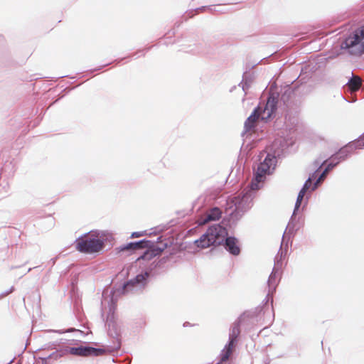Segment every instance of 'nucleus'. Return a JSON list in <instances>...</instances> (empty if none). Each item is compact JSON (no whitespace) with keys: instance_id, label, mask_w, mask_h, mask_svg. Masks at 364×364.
<instances>
[{"instance_id":"f257e3e1","label":"nucleus","mask_w":364,"mask_h":364,"mask_svg":"<svg viewBox=\"0 0 364 364\" xmlns=\"http://www.w3.org/2000/svg\"><path fill=\"white\" fill-rule=\"evenodd\" d=\"M227 235L228 232L225 228L220 225H215L210 227L205 234L196 240L195 244L200 249L208 248L212 245H220Z\"/></svg>"},{"instance_id":"f03ea898","label":"nucleus","mask_w":364,"mask_h":364,"mask_svg":"<svg viewBox=\"0 0 364 364\" xmlns=\"http://www.w3.org/2000/svg\"><path fill=\"white\" fill-rule=\"evenodd\" d=\"M277 163L276 157L268 154L264 161L259 164L255 174V178L251 183L252 190H258L259 188V183L263 182L267 174L272 173Z\"/></svg>"},{"instance_id":"7ed1b4c3","label":"nucleus","mask_w":364,"mask_h":364,"mask_svg":"<svg viewBox=\"0 0 364 364\" xmlns=\"http://www.w3.org/2000/svg\"><path fill=\"white\" fill-rule=\"evenodd\" d=\"M154 243L149 240H141L136 242H130L124 245L120 246L118 250L119 252L129 250H138L146 249V251L137 258V261L151 260L156 257L159 252L158 250L154 248Z\"/></svg>"},{"instance_id":"20e7f679","label":"nucleus","mask_w":364,"mask_h":364,"mask_svg":"<svg viewBox=\"0 0 364 364\" xmlns=\"http://www.w3.org/2000/svg\"><path fill=\"white\" fill-rule=\"evenodd\" d=\"M104 247V242L97 236L85 235L75 242V249L82 253L92 254L99 252Z\"/></svg>"},{"instance_id":"39448f33","label":"nucleus","mask_w":364,"mask_h":364,"mask_svg":"<svg viewBox=\"0 0 364 364\" xmlns=\"http://www.w3.org/2000/svg\"><path fill=\"white\" fill-rule=\"evenodd\" d=\"M277 99L273 96L268 97L264 107L259 106L261 107L259 111V117L261 120L267 121L277 109Z\"/></svg>"},{"instance_id":"423d86ee","label":"nucleus","mask_w":364,"mask_h":364,"mask_svg":"<svg viewBox=\"0 0 364 364\" xmlns=\"http://www.w3.org/2000/svg\"><path fill=\"white\" fill-rule=\"evenodd\" d=\"M71 354L79 356H99L105 354V350L101 348H95L89 346H80L71 348L70 350Z\"/></svg>"},{"instance_id":"0eeeda50","label":"nucleus","mask_w":364,"mask_h":364,"mask_svg":"<svg viewBox=\"0 0 364 364\" xmlns=\"http://www.w3.org/2000/svg\"><path fill=\"white\" fill-rule=\"evenodd\" d=\"M361 43L364 50V26L356 30L353 35L348 36L344 41L345 47L351 48L357 44Z\"/></svg>"},{"instance_id":"6e6552de","label":"nucleus","mask_w":364,"mask_h":364,"mask_svg":"<svg viewBox=\"0 0 364 364\" xmlns=\"http://www.w3.org/2000/svg\"><path fill=\"white\" fill-rule=\"evenodd\" d=\"M249 198L250 196H247V194H244L242 196L239 194L237 196L229 198L228 203L230 205V208L235 206V210H239L244 208V205L248 202Z\"/></svg>"},{"instance_id":"1a4fd4ad","label":"nucleus","mask_w":364,"mask_h":364,"mask_svg":"<svg viewBox=\"0 0 364 364\" xmlns=\"http://www.w3.org/2000/svg\"><path fill=\"white\" fill-rule=\"evenodd\" d=\"M222 215V211L218 208H213L207 211L203 218H201L200 225H205L210 221L218 220Z\"/></svg>"},{"instance_id":"9d476101","label":"nucleus","mask_w":364,"mask_h":364,"mask_svg":"<svg viewBox=\"0 0 364 364\" xmlns=\"http://www.w3.org/2000/svg\"><path fill=\"white\" fill-rule=\"evenodd\" d=\"M244 320L243 316H240L236 320L230 329L229 335V342L236 344L237 338L240 334V326Z\"/></svg>"},{"instance_id":"9b49d317","label":"nucleus","mask_w":364,"mask_h":364,"mask_svg":"<svg viewBox=\"0 0 364 364\" xmlns=\"http://www.w3.org/2000/svg\"><path fill=\"white\" fill-rule=\"evenodd\" d=\"M260 109V107L256 108L253 113L247 119L245 123V127L247 132L252 131L256 127L257 120L260 119L259 115Z\"/></svg>"},{"instance_id":"f8f14e48","label":"nucleus","mask_w":364,"mask_h":364,"mask_svg":"<svg viewBox=\"0 0 364 364\" xmlns=\"http://www.w3.org/2000/svg\"><path fill=\"white\" fill-rule=\"evenodd\" d=\"M225 245L228 250L234 255H239L240 250L237 245V242L234 237H227L225 240Z\"/></svg>"},{"instance_id":"ddd939ff","label":"nucleus","mask_w":364,"mask_h":364,"mask_svg":"<svg viewBox=\"0 0 364 364\" xmlns=\"http://www.w3.org/2000/svg\"><path fill=\"white\" fill-rule=\"evenodd\" d=\"M235 347V344L230 342L225 346L220 354L221 363L225 362L229 359L234 351Z\"/></svg>"},{"instance_id":"4468645a","label":"nucleus","mask_w":364,"mask_h":364,"mask_svg":"<svg viewBox=\"0 0 364 364\" xmlns=\"http://www.w3.org/2000/svg\"><path fill=\"white\" fill-rule=\"evenodd\" d=\"M149 277V273L145 272L144 274H138L133 280L128 282L125 285L124 288L128 286H134L136 284H144L146 280Z\"/></svg>"},{"instance_id":"2eb2a0df","label":"nucleus","mask_w":364,"mask_h":364,"mask_svg":"<svg viewBox=\"0 0 364 364\" xmlns=\"http://www.w3.org/2000/svg\"><path fill=\"white\" fill-rule=\"evenodd\" d=\"M361 84H362V80L360 77L353 76V77L348 82V85L349 89L352 92H355L360 89Z\"/></svg>"},{"instance_id":"dca6fc26","label":"nucleus","mask_w":364,"mask_h":364,"mask_svg":"<svg viewBox=\"0 0 364 364\" xmlns=\"http://www.w3.org/2000/svg\"><path fill=\"white\" fill-rule=\"evenodd\" d=\"M336 164H337V163H336V164L329 163L327 164L326 168L324 169L323 173L320 175L316 183L314 184V186L312 188V190H314L316 188L317 184L324 180V178H326L328 171H330Z\"/></svg>"},{"instance_id":"f3484780","label":"nucleus","mask_w":364,"mask_h":364,"mask_svg":"<svg viewBox=\"0 0 364 364\" xmlns=\"http://www.w3.org/2000/svg\"><path fill=\"white\" fill-rule=\"evenodd\" d=\"M305 194H306V193H304V191H299L298 197H297V200L296 202V205H295V210H297L300 207L301 201H302Z\"/></svg>"},{"instance_id":"a211bd4d","label":"nucleus","mask_w":364,"mask_h":364,"mask_svg":"<svg viewBox=\"0 0 364 364\" xmlns=\"http://www.w3.org/2000/svg\"><path fill=\"white\" fill-rule=\"evenodd\" d=\"M311 180H312L311 178H308V180L304 183L303 188H301V191H304V193H306L307 191V190H309L310 188L311 185Z\"/></svg>"},{"instance_id":"6ab92c4d","label":"nucleus","mask_w":364,"mask_h":364,"mask_svg":"<svg viewBox=\"0 0 364 364\" xmlns=\"http://www.w3.org/2000/svg\"><path fill=\"white\" fill-rule=\"evenodd\" d=\"M145 235L144 232H134L131 235L132 238L139 237Z\"/></svg>"}]
</instances>
